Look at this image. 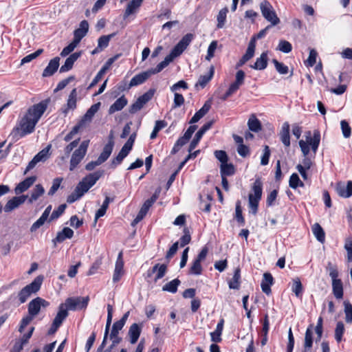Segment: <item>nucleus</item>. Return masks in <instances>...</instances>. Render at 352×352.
Returning <instances> with one entry per match:
<instances>
[{"instance_id":"obj_54","label":"nucleus","mask_w":352,"mask_h":352,"mask_svg":"<svg viewBox=\"0 0 352 352\" xmlns=\"http://www.w3.org/2000/svg\"><path fill=\"white\" fill-rule=\"evenodd\" d=\"M79 142H80V138H78L74 141H72V142H70L68 145H67L65 148H64V154H65V156L63 158L65 157H68L69 155H70V153H72V151L76 148L78 146V144H79Z\"/></svg>"},{"instance_id":"obj_62","label":"nucleus","mask_w":352,"mask_h":352,"mask_svg":"<svg viewBox=\"0 0 352 352\" xmlns=\"http://www.w3.org/2000/svg\"><path fill=\"white\" fill-rule=\"evenodd\" d=\"M203 135H204V134L201 133L199 131H198L196 133L193 140L191 141V142L189 145V148H188L189 152L192 151L196 148V146H197L198 143L199 142V141L201 139Z\"/></svg>"},{"instance_id":"obj_48","label":"nucleus","mask_w":352,"mask_h":352,"mask_svg":"<svg viewBox=\"0 0 352 352\" xmlns=\"http://www.w3.org/2000/svg\"><path fill=\"white\" fill-rule=\"evenodd\" d=\"M255 48L256 43H254V39H251L248 44L245 54L243 56L244 59H246L248 61L250 60L254 55Z\"/></svg>"},{"instance_id":"obj_10","label":"nucleus","mask_w":352,"mask_h":352,"mask_svg":"<svg viewBox=\"0 0 352 352\" xmlns=\"http://www.w3.org/2000/svg\"><path fill=\"white\" fill-rule=\"evenodd\" d=\"M48 103L49 100H42L39 103L31 107L26 114L38 122L42 115L46 111Z\"/></svg>"},{"instance_id":"obj_33","label":"nucleus","mask_w":352,"mask_h":352,"mask_svg":"<svg viewBox=\"0 0 352 352\" xmlns=\"http://www.w3.org/2000/svg\"><path fill=\"white\" fill-rule=\"evenodd\" d=\"M313 330H314V325L309 324L307 327L305 335V351L309 350L313 345Z\"/></svg>"},{"instance_id":"obj_21","label":"nucleus","mask_w":352,"mask_h":352,"mask_svg":"<svg viewBox=\"0 0 352 352\" xmlns=\"http://www.w3.org/2000/svg\"><path fill=\"white\" fill-rule=\"evenodd\" d=\"M214 74V67L211 65L210 67L208 74L199 76L197 82L195 84V87L204 88L206 85L210 81Z\"/></svg>"},{"instance_id":"obj_4","label":"nucleus","mask_w":352,"mask_h":352,"mask_svg":"<svg viewBox=\"0 0 352 352\" xmlns=\"http://www.w3.org/2000/svg\"><path fill=\"white\" fill-rule=\"evenodd\" d=\"M320 142V133L318 130H315L313 133V138L309 141L301 140L299 141V146L303 155H308L310 151V146L314 154L316 153Z\"/></svg>"},{"instance_id":"obj_11","label":"nucleus","mask_w":352,"mask_h":352,"mask_svg":"<svg viewBox=\"0 0 352 352\" xmlns=\"http://www.w3.org/2000/svg\"><path fill=\"white\" fill-rule=\"evenodd\" d=\"M50 305V302L41 297H36L32 300L28 306V314L35 317L37 316L41 308H46Z\"/></svg>"},{"instance_id":"obj_50","label":"nucleus","mask_w":352,"mask_h":352,"mask_svg":"<svg viewBox=\"0 0 352 352\" xmlns=\"http://www.w3.org/2000/svg\"><path fill=\"white\" fill-rule=\"evenodd\" d=\"M114 35H115L114 34H111L109 35H104V36H100L98 40V45L99 46V48L104 50V48L107 47L111 38Z\"/></svg>"},{"instance_id":"obj_61","label":"nucleus","mask_w":352,"mask_h":352,"mask_svg":"<svg viewBox=\"0 0 352 352\" xmlns=\"http://www.w3.org/2000/svg\"><path fill=\"white\" fill-rule=\"evenodd\" d=\"M340 125L343 136L345 138H349L351 134V129L349 123L346 120H342L340 122Z\"/></svg>"},{"instance_id":"obj_6","label":"nucleus","mask_w":352,"mask_h":352,"mask_svg":"<svg viewBox=\"0 0 352 352\" xmlns=\"http://www.w3.org/2000/svg\"><path fill=\"white\" fill-rule=\"evenodd\" d=\"M260 9L263 17L271 23V25H276L280 23L279 18L269 1L266 0L262 1L260 3Z\"/></svg>"},{"instance_id":"obj_30","label":"nucleus","mask_w":352,"mask_h":352,"mask_svg":"<svg viewBox=\"0 0 352 352\" xmlns=\"http://www.w3.org/2000/svg\"><path fill=\"white\" fill-rule=\"evenodd\" d=\"M280 138L283 144L288 147L290 146V135H289V124L288 122H284L280 132Z\"/></svg>"},{"instance_id":"obj_7","label":"nucleus","mask_w":352,"mask_h":352,"mask_svg":"<svg viewBox=\"0 0 352 352\" xmlns=\"http://www.w3.org/2000/svg\"><path fill=\"white\" fill-rule=\"evenodd\" d=\"M36 123V121L26 114L20 122L21 129L16 128V131H19V136L22 138L27 134L32 133Z\"/></svg>"},{"instance_id":"obj_41","label":"nucleus","mask_w":352,"mask_h":352,"mask_svg":"<svg viewBox=\"0 0 352 352\" xmlns=\"http://www.w3.org/2000/svg\"><path fill=\"white\" fill-rule=\"evenodd\" d=\"M245 72L243 70H239L236 73V79L230 86L237 91L239 87L244 83Z\"/></svg>"},{"instance_id":"obj_18","label":"nucleus","mask_w":352,"mask_h":352,"mask_svg":"<svg viewBox=\"0 0 352 352\" xmlns=\"http://www.w3.org/2000/svg\"><path fill=\"white\" fill-rule=\"evenodd\" d=\"M81 56V52H74L66 60L60 68V72L64 73L69 71L72 69L74 63L78 59V58Z\"/></svg>"},{"instance_id":"obj_43","label":"nucleus","mask_w":352,"mask_h":352,"mask_svg":"<svg viewBox=\"0 0 352 352\" xmlns=\"http://www.w3.org/2000/svg\"><path fill=\"white\" fill-rule=\"evenodd\" d=\"M113 147H111L110 145H105L103 148V150L97 160L99 164H102L110 156L113 151Z\"/></svg>"},{"instance_id":"obj_56","label":"nucleus","mask_w":352,"mask_h":352,"mask_svg":"<svg viewBox=\"0 0 352 352\" xmlns=\"http://www.w3.org/2000/svg\"><path fill=\"white\" fill-rule=\"evenodd\" d=\"M66 208L67 205L65 204L60 205L56 210L52 212L49 219V222H50L52 220L58 219L60 215H62Z\"/></svg>"},{"instance_id":"obj_45","label":"nucleus","mask_w":352,"mask_h":352,"mask_svg":"<svg viewBox=\"0 0 352 352\" xmlns=\"http://www.w3.org/2000/svg\"><path fill=\"white\" fill-rule=\"evenodd\" d=\"M51 148V145H48L47 147L41 150L40 152H38L34 157L35 158V160L38 162H45L50 156V150Z\"/></svg>"},{"instance_id":"obj_55","label":"nucleus","mask_w":352,"mask_h":352,"mask_svg":"<svg viewBox=\"0 0 352 352\" xmlns=\"http://www.w3.org/2000/svg\"><path fill=\"white\" fill-rule=\"evenodd\" d=\"M317 56V52L314 49H311L309 51V57L305 63V65L307 67H313L316 63Z\"/></svg>"},{"instance_id":"obj_64","label":"nucleus","mask_w":352,"mask_h":352,"mask_svg":"<svg viewBox=\"0 0 352 352\" xmlns=\"http://www.w3.org/2000/svg\"><path fill=\"white\" fill-rule=\"evenodd\" d=\"M278 50L284 52L289 53L292 50V44L287 41H280L279 42Z\"/></svg>"},{"instance_id":"obj_2","label":"nucleus","mask_w":352,"mask_h":352,"mask_svg":"<svg viewBox=\"0 0 352 352\" xmlns=\"http://www.w3.org/2000/svg\"><path fill=\"white\" fill-rule=\"evenodd\" d=\"M99 177H84L76 186L74 190L67 196V202L72 204L80 199L97 182Z\"/></svg>"},{"instance_id":"obj_9","label":"nucleus","mask_w":352,"mask_h":352,"mask_svg":"<svg viewBox=\"0 0 352 352\" xmlns=\"http://www.w3.org/2000/svg\"><path fill=\"white\" fill-rule=\"evenodd\" d=\"M89 300V296L68 298L63 304L69 310L85 309Z\"/></svg>"},{"instance_id":"obj_60","label":"nucleus","mask_w":352,"mask_h":352,"mask_svg":"<svg viewBox=\"0 0 352 352\" xmlns=\"http://www.w3.org/2000/svg\"><path fill=\"white\" fill-rule=\"evenodd\" d=\"M43 49H38L34 53L28 54L21 60V64L27 63L32 61L34 58H37L39 55H41L43 53Z\"/></svg>"},{"instance_id":"obj_24","label":"nucleus","mask_w":352,"mask_h":352,"mask_svg":"<svg viewBox=\"0 0 352 352\" xmlns=\"http://www.w3.org/2000/svg\"><path fill=\"white\" fill-rule=\"evenodd\" d=\"M312 165V160L307 155H304L302 163L298 164L296 168L301 176H307V173H309L308 170L311 169Z\"/></svg>"},{"instance_id":"obj_22","label":"nucleus","mask_w":352,"mask_h":352,"mask_svg":"<svg viewBox=\"0 0 352 352\" xmlns=\"http://www.w3.org/2000/svg\"><path fill=\"white\" fill-rule=\"evenodd\" d=\"M274 278L270 273L265 272L261 281V287L262 291L267 295L271 294V286L273 285Z\"/></svg>"},{"instance_id":"obj_39","label":"nucleus","mask_w":352,"mask_h":352,"mask_svg":"<svg viewBox=\"0 0 352 352\" xmlns=\"http://www.w3.org/2000/svg\"><path fill=\"white\" fill-rule=\"evenodd\" d=\"M312 232L317 239V240L321 243H323L325 240V233L322 228L318 223L314 224L312 227Z\"/></svg>"},{"instance_id":"obj_12","label":"nucleus","mask_w":352,"mask_h":352,"mask_svg":"<svg viewBox=\"0 0 352 352\" xmlns=\"http://www.w3.org/2000/svg\"><path fill=\"white\" fill-rule=\"evenodd\" d=\"M27 197V195L14 197L6 203L4 207V211L6 212H10L13 210L17 208L19 206H21L25 201Z\"/></svg>"},{"instance_id":"obj_57","label":"nucleus","mask_w":352,"mask_h":352,"mask_svg":"<svg viewBox=\"0 0 352 352\" xmlns=\"http://www.w3.org/2000/svg\"><path fill=\"white\" fill-rule=\"evenodd\" d=\"M272 63H274L276 71L280 74H286L288 73L289 68L287 65L282 63L278 62L276 59H273Z\"/></svg>"},{"instance_id":"obj_16","label":"nucleus","mask_w":352,"mask_h":352,"mask_svg":"<svg viewBox=\"0 0 352 352\" xmlns=\"http://www.w3.org/2000/svg\"><path fill=\"white\" fill-rule=\"evenodd\" d=\"M52 206L49 205L45 208V211L40 217V218L32 225L30 228L31 232L36 231L40 227H41L45 223V221L48 219L49 215L52 210Z\"/></svg>"},{"instance_id":"obj_35","label":"nucleus","mask_w":352,"mask_h":352,"mask_svg":"<svg viewBox=\"0 0 352 352\" xmlns=\"http://www.w3.org/2000/svg\"><path fill=\"white\" fill-rule=\"evenodd\" d=\"M248 126L249 129L253 132L257 133L261 130V122L254 114L250 116L248 122Z\"/></svg>"},{"instance_id":"obj_1","label":"nucleus","mask_w":352,"mask_h":352,"mask_svg":"<svg viewBox=\"0 0 352 352\" xmlns=\"http://www.w3.org/2000/svg\"><path fill=\"white\" fill-rule=\"evenodd\" d=\"M193 38L194 35L191 33L186 34L184 36L179 43L173 48L170 54L165 57L163 61L160 62L155 68L148 69L151 74L153 75L160 73L166 67L174 58L179 56L190 45Z\"/></svg>"},{"instance_id":"obj_34","label":"nucleus","mask_w":352,"mask_h":352,"mask_svg":"<svg viewBox=\"0 0 352 352\" xmlns=\"http://www.w3.org/2000/svg\"><path fill=\"white\" fill-rule=\"evenodd\" d=\"M224 325V320L221 318L218 322L214 331L210 333L211 340L214 342H220L221 341V333Z\"/></svg>"},{"instance_id":"obj_26","label":"nucleus","mask_w":352,"mask_h":352,"mask_svg":"<svg viewBox=\"0 0 352 352\" xmlns=\"http://www.w3.org/2000/svg\"><path fill=\"white\" fill-rule=\"evenodd\" d=\"M141 331V327L138 324L133 323L131 325L128 331V335L130 338V342L131 344H135L137 342L140 336Z\"/></svg>"},{"instance_id":"obj_28","label":"nucleus","mask_w":352,"mask_h":352,"mask_svg":"<svg viewBox=\"0 0 352 352\" xmlns=\"http://www.w3.org/2000/svg\"><path fill=\"white\" fill-rule=\"evenodd\" d=\"M36 181V177H26L25 180L20 182L15 188L16 194H21L27 190Z\"/></svg>"},{"instance_id":"obj_19","label":"nucleus","mask_w":352,"mask_h":352,"mask_svg":"<svg viewBox=\"0 0 352 352\" xmlns=\"http://www.w3.org/2000/svg\"><path fill=\"white\" fill-rule=\"evenodd\" d=\"M59 57H55L50 60L47 66L43 70V76L47 77L52 76L58 69L59 67Z\"/></svg>"},{"instance_id":"obj_13","label":"nucleus","mask_w":352,"mask_h":352,"mask_svg":"<svg viewBox=\"0 0 352 352\" xmlns=\"http://www.w3.org/2000/svg\"><path fill=\"white\" fill-rule=\"evenodd\" d=\"M77 96V89L74 88L69 95L65 107L61 109L62 113L65 116H67L69 110H74L76 108Z\"/></svg>"},{"instance_id":"obj_31","label":"nucleus","mask_w":352,"mask_h":352,"mask_svg":"<svg viewBox=\"0 0 352 352\" xmlns=\"http://www.w3.org/2000/svg\"><path fill=\"white\" fill-rule=\"evenodd\" d=\"M74 235V231L69 228H64L62 231L58 232L56 238L53 239V242L56 243H61L64 241L66 239H71Z\"/></svg>"},{"instance_id":"obj_14","label":"nucleus","mask_w":352,"mask_h":352,"mask_svg":"<svg viewBox=\"0 0 352 352\" xmlns=\"http://www.w3.org/2000/svg\"><path fill=\"white\" fill-rule=\"evenodd\" d=\"M89 30V23L86 20H83L80 23V27L74 30L73 41L78 44L82 38L85 36Z\"/></svg>"},{"instance_id":"obj_51","label":"nucleus","mask_w":352,"mask_h":352,"mask_svg":"<svg viewBox=\"0 0 352 352\" xmlns=\"http://www.w3.org/2000/svg\"><path fill=\"white\" fill-rule=\"evenodd\" d=\"M123 266V264H121L120 262L118 263H116L115 270L113 275V282H118L120 280L122 276L124 274Z\"/></svg>"},{"instance_id":"obj_44","label":"nucleus","mask_w":352,"mask_h":352,"mask_svg":"<svg viewBox=\"0 0 352 352\" xmlns=\"http://www.w3.org/2000/svg\"><path fill=\"white\" fill-rule=\"evenodd\" d=\"M240 269L236 268L234 271L232 278L229 281V287L234 289H239L240 285Z\"/></svg>"},{"instance_id":"obj_46","label":"nucleus","mask_w":352,"mask_h":352,"mask_svg":"<svg viewBox=\"0 0 352 352\" xmlns=\"http://www.w3.org/2000/svg\"><path fill=\"white\" fill-rule=\"evenodd\" d=\"M292 290L295 294L296 297L298 298L302 296L303 292V287L299 278H296L293 280Z\"/></svg>"},{"instance_id":"obj_49","label":"nucleus","mask_w":352,"mask_h":352,"mask_svg":"<svg viewBox=\"0 0 352 352\" xmlns=\"http://www.w3.org/2000/svg\"><path fill=\"white\" fill-rule=\"evenodd\" d=\"M221 172L222 176L233 175L234 174V167L232 164H228L226 162L221 164Z\"/></svg>"},{"instance_id":"obj_5","label":"nucleus","mask_w":352,"mask_h":352,"mask_svg":"<svg viewBox=\"0 0 352 352\" xmlns=\"http://www.w3.org/2000/svg\"><path fill=\"white\" fill-rule=\"evenodd\" d=\"M89 143V140L82 141L79 147L72 153L69 163V169L71 170L75 169L85 156Z\"/></svg>"},{"instance_id":"obj_3","label":"nucleus","mask_w":352,"mask_h":352,"mask_svg":"<svg viewBox=\"0 0 352 352\" xmlns=\"http://www.w3.org/2000/svg\"><path fill=\"white\" fill-rule=\"evenodd\" d=\"M43 277L37 276L29 285L23 287L18 294L20 303H24L32 294L36 293L41 288Z\"/></svg>"},{"instance_id":"obj_25","label":"nucleus","mask_w":352,"mask_h":352,"mask_svg":"<svg viewBox=\"0 0 352 352\" xmlns=\"http://www.w3.org/2000/svg\"><path fill=\"white\" fill-rule=\"evenodd\" d=\"M67 309L63 303L60 304L58 307V311L53 320V322H54V326L60 327L63 320L67 317Z\"/></svg>"},{"instance_id":"obj_36","label":"nucleus","mask_w":352,"mask_h":352,"mask_svg":"<svg viewBox=\"0 0 352 352\" xmlns=\"http://www.w3.org/2000/svg\"><path fill=\"white\" fill-rule=\"evenodd\" d=\"M150 206L148 205L146 202H144L141 207L138 214H137L136 217L134 219V220L131 223L132 226H135L140 221H142L144 217L146 216V213L148 212Z\"/></svg>"},{"instance_id":"obj_52","label":"nucleus","mask_w":352,"mask_h":352,"mask_svg":"<svg viewBox=\"0 0 352 352\" xmlns=\"http://www.w3.org/2000/svg\"><path fill=\"white\" fill-rule=\"evenodd\" d=\"M201 272H202V267L201 265V262L195 259L192 262V265L190 267L189 273L190 274L199 275L201 274Z\"/></svg>"},{"instance_id":"obj_29","label":"nucleus","mask_w":352,"mask_h":352,"mask_svg":"<svg viewBox=\"0 0 352 352\" xmlns=\"http://www.w3.org/2000/svg\"><path fill=\"white\" fill-rule=\"evenodd\" d=\"M100 107V102L96 103L91 106V107L87 111L80 122L85 124L86 122L91 121L94 115L98 112Z\"/></svg>"},{"instance_id":"obj_15","label":"nucleus","mask_w":352,"mask_h":352,"mask_svg":"<svg viewBox=\"0 0 352 352\" xmlns=\"http://www.w3.org/2000/svg\"><path fill=\"white\" fill-rule=\"evenodd\" d=\"M337 193L342 197L348 198L352 195V182L349 181L345 186L344 183L339 182L336 186Z\"/></svg>"},{"instance_id":"obj_42","label":"nucleus","mask_w":352,"mask_h":352,"mask_svg":"<svg viewBox=\"0 0 352 352\" xmlns=\"http://www.w3.org/2000/svg\"><path fill=\"white\" fill-rule=\"evenodd\" d=\"M45 190L41 184L36 185L34 190L32 191L30 197L28 200L29 203L32 204L37 200L38 197L43 195Z\"/></svg>"},{"instance_id":"obj_63","label":"nucleus","mask_w":352,"mask_h":352,"mask_svg":"<svg viewBox=\"0 0 352 352\" xmlns=\"http://www.w3.org/2000/svg\"><path fill=\"white\" fill-rule=\"evenodd\" d=\"M189 139L183 135L182 137L179 138L177 142H175L172 153H176L177 152L182 146H183L184 144H186L188 142Z\"/></svg>"},{"instance_id":"obj_58","label":"nucleus","mask_w":352,"mask_h":352,"mask_svg":"<svg viewBox=\"0 0 352 352\" xmlns=\"http://www.w3.org/2000/svg\"><path fill=\"white\" fill-rule=\"evenodd\" d=\"M322 318L319 317L318 319L317 324L316 327L314 328L315 332L317 335L316 342H318L321 340L322 332H323V327H322Z\"/></svg>"},{"instance_id":"obj_47","label":"nucleus","mask_w":352,"mask_h":352,"mask_svg":"<svg viewBox=\"0 0 352 352\" xmlns=\"http://www.w3.org/2000/svg\"><path fill=\"white\" fill-rule=\"evenodd\" d=\"M344 323L341 321L338 322L336 324V327L335 329V339L337 342H340L342 340V336L344 332Z\"/></svg>"},{"instance_id":"obj_40","label":"nucleus","mask_w":352,"mask_h":352,"mask_svg":"<svg viewBox=\"0 0 352 352\" xmlns=\"http://www.w3.org/2000/svg\"><path fill=\"white\" fill-rule=\"evenodd\" d=\"M333 294L337 299H341L343 297V286L340 280L332 282Z\"/></svg>"},{"instance_id":"obj_8","label":"nucleus","mask_w":352,"mask_h":352,"mask_svg":"<svg viewBox=\"0 0 352 352\" xmlns=\"http://www.w3.org/2000/svg\"><path fill=\"white\" fill-rule=\"evenodd\" d=\"M155 90L150 89L147 92L138 97L136 101L133 103L129 109L131 113H135L140 111L154 96Z\"/></svg>"},{"instance_id":"obj_23","label":"nucleus","mask_w":352,"mask_h":352,"mask_svg":"<svg viewBox=\"0 0 352 352\" xmlns=\"http://www.w3.org/2000/svg\"><path fill=\"white\" fill-rule=\"evenodd\" d=\"M128 100L124 96H122L118 98L109 107L108 110L109 114H113L116 111H121L127 104Z\"/></svg>"},{"instance_id":"obj_27","label":"nucleus","mask_w":352,"mask_h":352,"mask_svg":"<svg viewBox=\"0 0 352 352\" xmlns=\"http://www.w3.org/2000/svg\"><path fill=\"white\" fill-rule=\"evenodd\" d=\"M262 192L263 183L260 179H257L252 186V192L249 194V196L252 197L253 199H261L262 197Z\"/></svg>"},{"instance_id":"obj_32","label":"nucleus","mask_w":352,"mask_h":352,"mask_svg":"<svg viewBox=\"0 0 352 352\" xmlns=\"http://www.w3.org/2000/svg\"><path fill=\"white\" fill-rule=\"evenodd\" d=\"M267 52H263L260 57L256 58L254 64L251 65V67L256 70L265 69L267 66Z\"/></svg>"},{"instance_id":"obj_20","label":"nucleus","mask_w":352,"mask_h":352,"mask_svg":"<svg viewBox=\"0 0 352 352\" xmlns=\"http://www.w3.org/2000/svg\"><path fill=\"white\" fill-rule=\"evenodd\" d=\"M167 264L157 263L153 267L151 270V273L148 274V276H151V274L156 273L154 280L155 282H157L158 280L162 278L165 276L167 272Z\"/></svg>"},{"instance_id":"obj_37","label":"nucleus","mask_w":352,"mask_h":352,"mask_svg":"<svg viewBox=\"0 0 352 352\" xmlns=\"http://www.w3.org/2000/svg\"><path fill=\"white\" fill-rule=\"evenodd\" d=\"M181 281L178 278H175L162 287V291L175 294L177 291V287L180 285Z\"/></svg>"},{"instance_id":"obj_59","label":"nucleus","mask_w":352,"mask_h":352,"mask_svg":"<svg viewBox=\"0 0 352 352\" xmlns=\"http://www.w3.org/2000/svg\"><path fill=\"white\" fill-rule=\"evenodd\" d=\"M217 47V41H213L210 43L208 47L207 55L206 56V59L208 60H210V59L214 56V52Z\"/></svg>"},{"instance_id":"obj_17","label":"nucleus","mask_w":352,"mask_h":352,"mask_svg":"<svg viewBox=\"0 0 352 352\" xmlns=\"http://www.w3.org/2000/svg\"><path fill=\"white\" fill-rule=\"evenodd\" d=\"M151 76L148 70L135 75L131 80L128 89L143 84Z\"/></svg>"},{"instance_id":"obj_53","label":"nucleus","mask_w":352,"mask_h":352,"mask_svg":"<svg viewBox=\"0 0 352 352\" xmlns=\"http://www.w3.org/2000/svg\"><path fill=\"white\" fill-rule=\"evenodd\" d=\"M345 320L347 323L352 322V305L349 301L344 302Z\"/></svg>"},{"instance_id":"obj_38","label":"nucleus","mask_w":352,"mask_h":352,"mask_svg":"<svg viewBox=\"0 0 352 352\" xmlns=\"http://www.w3.org/2000/svg\"><path fill=\"white\" fill-rule=\"evenodd\" d=\"M228 12V8L227 7L222 8L219 12L217 16V28L218 29H221L224 27L226 21V16H227Z\"/></svg>"}]
</instances>
